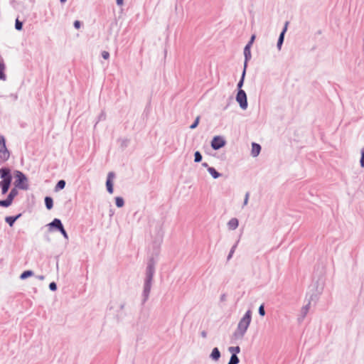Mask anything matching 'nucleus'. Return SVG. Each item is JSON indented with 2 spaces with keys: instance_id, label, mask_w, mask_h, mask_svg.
<instances>
[{
  "instance_id": "obj_36",
  "label": "nucleus",
  "mask_w": 364,
  "mask_h": 364,
  "mask_svg": "<svg viewBox=\"0 0 364 364\" xmlns=\"http://www.w3.org/2000/svg\"><path fill=\"white\" fill-rule=\"evenodd\" d=\"M102 55L104 59L107 60L109 57V53L107 51H103Z\"/></svg>"
},
{
  "instance_id": "obj_7",
  "label": "nucleus",
  "mask_w": 364,
  "mask_h": 364,
  "mask_svg": "<svg viewBox=\"0 0 364 364\" xmlns=\"http://www.w3.org/2000/svg\"><path fill=\"white\" fill-rule=\"evenodd\" d=\"M225 144V141L224 139L220 136H214L212 141H211V146L213 149L217 150L223 146H224Z\"/></svg>"
},
{
  "instance_id": "obj_24",
  "label": "nucleus",
  "mask_w": 364,
  "mask_h": 364,
  "mask_svg": "<svg viewBox=\"0 0 364 364\" xmlns=\"http://www.w3.org/2000/svg\"><path fill=\"white\" fill-rule=\"evenodd\" d=\"M65 186V181L63 180H60L58 182V183L55 186V190L58 191V190L63 189V188H64Z\"/></svg>"
},
{
  "instance_id": "obj_28",
  "label": "nucleus",
  "mask_w": 364,
  "mask_h": 364,
  "mask_svg": "<svg viewBox=\"0 0 364 364\" xmlns=\"http://www.w3.org/2000/svg\"><path fill=\"white\" fill-rule=\"evenodd\" d=\"M199 121H200V117L198 116L195 120V122H193V124L190 126V128L192 129H195L198 126Z\"/></svg>"
},
{
  "instance_id": "obj_32",
  "label": "nucleus",
  "mask_w": 364,
  "mask_h": 364,
  "mask_svg": "<svg viewBox=\"0 0 364 364\" xmlns=\"http://www.w3.org/2000/svg\"><path fill=\"white\" fill-rule=\"evenodd\" d=\"M15 26L17 30H21L22 28V23L16 19Z\"/></svg>"
},
{
  "instance_id": "obj_8",
  "label": "nucleus",
  "mask_w": 364,
  "mask_h": 364,
  "mask_svg": "<svg viewBox=\"0 0 364 364\" xmlns=\"http://www.w3.org/2000/svg\"><path fill=\"white\" fill-rule=\"evenodd\" d=\"M154 272H155L154 262L153 260H150L146 267L145 279L152 281Z\"/></svg>"
},
{
  "instance_id": "obj_35",
  "label": "nucleus",
  "mask_w": 364,
  "mask_h": 364,
  "mask_svg": "<svg viewBox=\"0 0 364 364\" xmlns=\"http://www.w3.org/2000/svg\"><path fill=\"white\" fill-rule=\"evenodd\" d=\"M45 203H46V205H52L53 199L50 197H46L45 198Z\"/></svg>"
},
{
  "instance_id": "obj_45",
  "label": "nucleus",
  "mask_w": 364,
  "mask_h": 364,
  "mask_svg": "<svg viewBox=\"0 0 364 364\" xmlns=\"http://www.w3.org/2000/svg\"><path fill=\"white\" fill-rule=\"evenodd\" d=\"M67 0H60L62 3H65Z\"/></svg>"
},
{
  "instance_id": "obj_30",
  "label": "nucleus",
  "mask_w": 364,
  "mask_h": 364,
  "mask_svg": "<svg viewBox=\"0 0 364 364\" xmlns=\"http://www.w3.org/2000/svg\"><path fill=\"white\" fill-rule=\"evenodd\" d=\"M245 73V70L243 72V74H242V78H241L240 81L237 84V87H238L239 90H241L240 88L242 87V86L243 85Z\"/></svg>"
},
{
  "instance_id": "obj_4",
  "label": "nucleus",
  "mask_w": 364,
  "mask_h": 364,
  "mask_svg": "<svg viewBox=\"0 0 364 364\" xmlns=\"http://www.w3.org/2000/svg\"><path fill=\"white\" fill-rule=\"evenodd\" d=\"M15 186L19 188L26 190L28 187V180L26 176L21 171H16L14 173Z\"/></svg>"
},
{
  "instance_id": "obj_15",
  "label": "nucleus",
  "mask_w": 364,
  "mask_h": 364,
  "mask_svg": "<svg viewBox=\"0 0 364 364\" xmlns=\"http://www.w3.org/2000/svg\"><path fill=\"white\" fill-rule=\"evenodd\" d=\"M48 226L50 228H55L58 230H60L63 227L61 221L58 219L55 218L51 223L48 224Z\"/></svg>"
},
{
  "instance_id": "obj_22",
  "label": "nucleus",
  "mask_w": 364,
  "mask_h": 364,
  "mask_svg": "<svg viewBox=\"0 0 364 364\" xmlns=\"http://www.w3.org/2000/svg\"><path fill=\"white\" fill-rule=\"evenodd\" d=\"M208 172L214 178H217L220 176V173L213 167L208 168Z\"/></svg>"
},
{
  "instance_id": "obj_21",
  "label": "nucleus",
  "mask_w": 364,
  "mask_h": 364,
  "mask_svg": "<svg viewBox=\"0 0 364 364\" xmlns=\"http://www.w3.org/2000/svg\"><path fill=\"white\" fill-rule=\"evenodd\" d=\"M228 351L232 355H237L240 352V348L239 346H231L228 348Z\"/></svg>"
},
{
  "instance_id": "obj_12",
  "label": "nucleus",
  "mask_w": 364,
  "mask_h": 364,
  "mask_svg": "<svg viewBox=\"0 0 364 364\" xmlns=\"http://www.w3.org/2000/svg\"><path fill=\"white\" fill-rule=\"evenodd\" d=\"M220 352L218 348H214L210 355V358L213 361H218L220 358Z\"/></svg>"
},
{
  "instance_id": "obj_46",
  "label": "nucleus",
  "mask_w": 364,
  "mask_h": 364,
  "mask_svg": "<svg viewBox=\"0 0 364 364\" xmlns=\"http://www.w3.org/2000/svg\"><path fill=\"white\" fill-rule=\"evenodd\" d=\"M224 297H225V296L223 295V296H222L221 299H222V300H223V299H224Z\"/></svg>"
},
{
  "instance_id": "obj_29",
  "label": "nucleus",
  "mask_w": 364,
  "mask_h": 364,
  "mask_svg": "<svg viewBox=\"0 0 364 364\" xmlns=\"http://www.w3.org/2000/svg\"><path fill=\"white\" fill-rule=\"evenodd\" d=\"M59 231L62 233L63 236L65 240H68V235L66 231L65 230L63 226L61 228H60Z\"/></svg>"
},
{
  "instance_id": "obj_40",
  "label": "nucleus",
  "mask_w": 364,
  "mask_h": 364,
  "mask_svg": "<svg viewBox=\"0 0 364 364\" xmlns=\"http://www.w3.org/2000/svg\"><path fill=\"white\" fill-rule=\"evenodd\" d=\"M200 335L203 338H205L208 336V333L205 331H203L201 333H200Z\"/></svg>"
},
{
  "instance_id": "obj_23",
  "label": "nucleus",
  "mask_w": 364,
  "mask_h": 364,
  "mask_svg": "<svg viewBox=\"0 0 364 364\" xmlns=\"http://www.w3.org/2000/svg\"><path fill=\"white\" fill-rule=\"evenodd\" d=\"M240 360L237 355H232L228 364H238Z\"/></svg>"
},
{
  "instance_id": "obj_42",
  "label": "nucleus",
  "mask_w": 364,
  "mask_h": 364,
  "mask_svg": "<svg viewBox=\"0 0 364 364\" xmlns=\"http://www.w3.org/2000/svg\"><path fill=\"white\" fill-rule=\"evenodd\" d=\"M37 278L39 280H43L45 279V277L43 275H38V276H37Z\"/></svg>"
},
{
  "instance_id": "obj_26",
  "label": "nucleus",
  "mask_w": 364,
  "mask_h": 364,
  "mask_svg": "<svg viewBox=\"0 0 364 364\" xmlns=\"http://www.w3.org/2000/svg\"><path fill=\"white\" fill-rule=\"evenodd\" d=\"M202 160V156L199 151L195 153V161L200 162Z\"/></svg>"
},
{
  "instance_id": "obj_37",
  "label": "nucleus",
  "mask_w": 364,
  "mask_h": 364,
  "mask_svg": "<svg viewBox=\"0 0 364 364\" xmlns=\"http://www.w3.org/2000/svg\"><path fill=\"white\" fill-rule=\"evenodd\" d=\"M360 165L364 167V148L362 149V156L360 159Z\"/></svg>"
},
{
  "instance_id": "obj_9",
  "label": "nucleus",
  "mask_w": 364,
  "mask_h": 364,
  "mask_svg": "<svg viewBox=\"0 0 364 364\" xmlns=\"http://www.w3.org/2000/svg\"><path fill=\"white\" fill-rule=\"evenodd\" d=\"M151 284H152L151 280H146L145 279L144 285V290H143V296H144L143 301L144 302H145L149 298V295L151 288Z\"/></svg>"
},
{
  "instance_id": "obj_19",
  "label": "nucleus",
  "mask_w": 364,
  "mask_h": 364,
  "mask_svg": "<svg viewBox=\"0 0 364 364\" xmlns=\"http://www.w3.org/2000/svg\"><path fill=\"white\" fill-rule=\"evenodd\" d=\"M250 46L247 45L244 49V54L245 56V60L247 61L251 58Z\"/></svg>"
},
{
  "instance_id": "obj_41",
  "label": "nucleus",
  "mask_w": 364,
  "mask_h": 364,
  "mask_svg": "<svg viewBox=\"0 0 364 364\" xmlns=\"http://www.w3.org/2000/svg\"><path fill=\"white\" fill-rule=\"evenodd\" d=\"M117 5L122 6L124 4V0H116Z\"/></svg>"
},
{
  "instance_id": "obj_27",
  "label": "nucleus",
  "mask_w": 364,
  "mask_h": 364,
  "mask_svg": "<svg viewBox=\"0 0 364 364\" xmlns=\"http://www.w3.org/2000/svg\"><path fill=\"white\" fill-rule=\"evenodd\" d=\"M258 312H259V314L261 316H264L265 315V311H264V305H263V304H262V305L259 307Z\"/></svg>"
},
{
  "instance_id": "obj_10",
  "label": "nucleus",
  "mask_w": 364,
  "mask_h": 364,
  "mask_svg": "<svg viewBox=\"0 0 364 364\" xmlns=\"http://www.w3.org/2000/svg\"><path fill=\"white\" fill-rule=\"evenodd\" d=\"M18 191L16 188H13L6 200H0V205H10L12 202L13 198L17 195Z\"/></svg>"
},
{
  "instance_id": "obj_34",
  "label": "nucleus",
  "mask_w": 364,
  "mask_h": 364,
  "mask_svg": "<svg viewBox=\"0 0 364 364\" xmlns=\"http://www.w3.org/2000/svg\"><path fill=\"white\" fill-rule=\"evenodd\" d=\"M49 288L51 291H55L57 289V285L55 282H51L49 284Z\"/></svg>"
},
{
  "instance_id": "obj_1",
  "label": "nucleus",
  "mask_w": 364,
  "mask_h": 364,
  "mask_svg": "<svg viewBox=\"0 0 364 364\" xmlns=\"http://www.w3.org/2000/svg\"><path fill=\"white\" fill-rule=\"evenodd\" d=\"M251 321L252 311L250 310H247L239 321L237 328L232 335V338L234 341L242 340L244 338L250 325Z\"/></svg>"
},
{
  "instance_id": "obj_20",
  "label": "nucleus",
  "mask_w": 364,
  "mask_h": 364,
  "mask_svg": "<svg viewBox=\"0 0 364 364\" xmlns=\"http://www.w3.org/2000/svg\"><path fill=\"white\" fill-rule=\"evenodd\" d=\"M33 275V271L27 270V271L23 272L21 274L20 278H21V279H26V278H28L29 277H31Z\"/></svg>"
},
{
  "instance_id": "obj_2",
  "label": "nucleus",
  "mask_w": 364,
  "mask_h": 364,
  "mask_svg": "<svg viewBox=\"0 0 364 364\" xmlns=\"http://www.w3.org/2000/svg\"><path fill=\"white\" fill-rule=\"evenodd\" d=\"M0 175L2 178V181L0 182V187L2 189V193H5L9 190L11 181L10 170L6 168H1Z\"/></svg>"
},
{
  "instance_id": "obj_44",
  "label": "nucleus",
  "mask_w": 364,
  "mask_h": 364,
  "mask_svg": "<svg viewBox=\"0 0 364 364\" xmlns=\"http://www.w3.org/2000/svg\"><path fill=\"white\" fill-rule=\"evenodd\" d=\"M46 208L48 210H50L53 208V206H46Z\"/></svg>"
},
{
  "instance_id": "obj_38",
  "label": "nucleus",
  "mask_w": 364,
  "mask_h": 364,
  "mask_svg": "<svg viewBox=\"0 0 364 364\" xmlns=\"http://www.w3.org/2000/svg\"><path fill=\"white\" fill-rule=\"evenodd\" d=\"M74 26L75 28L79 29L80 28V22L79 21H75L74 22Z\"/></svg>"
},
{
  "instance_id": "obj_17",
  "label": "nucleus",
  "mask_w": 364,
  "mask_h": 364,
  "mask_svg": "<svg viewBox=\"0 0 364 364\" xmlns=\"http://www.w3.org/2000/svg\"><path fill=\"white\" fill-rule=\"evenodd\" d=\"M21 215V213L18 214L16 216H8L6 217L5 220L9 225V226H12L14 222Z\"/></svg>"
},
{
  "instance_id": "obj_25",
  "label": "nucleus",
  "mask_w": 364,
  "mask_h": 364,
  "mask_svg": "<svg viewBox=\"0 0 364 364\" xmlns=\"http://www.w3.org/2000/svg\"><path fill=\"white\" fill-rule=\"evenodd\" d=\"M236 247H237V244L232 247V248H231V250H230V251L229 252V255L228 256V260L230 259V258L232 257V255H233V254L235 252V250L236 249Z\"/></svg>"
},
{
  "instance_id": "obj_33",
  "label": "nucleus",
  "mask_w": 364,
  "mask_h": 364,
  "mask_svg": "<svg viewBox=\"0 0 364 364\" xmlns=\"http://www.w3.org/2000/svg\"><path fill=\"white\" fill-rule=\"evenodd\" d=\"M124 204V200L121 197H117L116 198V205H123Z\"/></svg>"
},
{
  "instance_id": "obj_3",
  "label": "nucleus",
  "mask_w": 364,
  "mask_h": 364,
  "mask_svg": "<svg viewBox=\"0 0 364 364\" xmlns=\"http://www.w3.org/2000/svg\"><path fill=\"white\" fill-rule=\"evenodd\" d=\"M151 236L154 239V244L159 247L162 242L164 231L161 225H157L151 227Z\"/></svg>"
},
{
  "instance_id": "obj_13",
  "label": "nucleus",
  "mask_w": 364,
  "mask_h": 364,
  "mask_svg": "<svg viewBox=\"0 0 364 364\" xmlns=\"http://www.w3.org/2000/svg\"><path fill=\"white\" fill-rule=\"evenodd\" d=\"M261 150V146L258 144L252 143L251 154L252 156L255 157L259 155Z\"/></svg>"
},
{
  "instance_id": "obj_39",
  "label": "nucleus",
  "mask_w": 364,
  "mask_h": 364,
  "mask_svg": "<svg viewBox=\"0 0 364 364\" xmlns=\"http://www.w3.org/2000/svg\"><path fill=\"white\" fill-rule=\"evenodd\" d=\"M255 39V35H252L251 38H250V42L248 43L247 45H250L251 46L252 44L253 43Z\"/></svg>"
},
{
  "instance_id": "obj_5",
  "label": "nucleus",
  "mask_w": 364,
  "mask_h": 364,
  "mask_svg": "<svg viewBox=\"0 0 364 364\" xmlns=\"http://www.w3.org/2000/svg\"><path fill=\"white\" fill-rule=\"evenodd\" d=\"M236 100L240 104L242 109H245L247 108V95L244 90H239L236 96Z\"/></svg>"
},
{
  "instance_id": "obj_43",
  "label": "nucleus",
  "mask_w": 364,
  "mask_h": 364,
  "mask_svg": "<svg viewBox=\"0 0 364 364\" xmlns=\"http://www.w3.org/2000/svg\"><path fill=\"white\" fill-rule=\"evenodd\" d=\"M247 198H248V193L246 194V197H245V203H247Z\"/></svg>"
},
{
  "instance_id": "obj_31",
  "label": "nucleus",
  "mask_w": 364,
  "mask_h": 364,
  "mask_svg": "<svg viewBox=\"0 0 364 364\" xmlns=\"http://www.w3.org/2000/svg\"><path fill=\"white\" fill-rule=\"evenodd\" d=\"M5 75L4 74V65L0 63V80L4 79Z\"/></svg>"
},
{
  "instance_id": "obj_6",
  "label": "nucleus",
  "mask_w": 364,
  "mask_h": 364,
  "mask_svg": "<svg viewBox=\"0 0 364 364\" xmlns=\"http://www.w3.org/2000/svg\"><path fill=\"white\" fill-rule=\"evenodd\" d=\"M9 158V152L6 147L5 139L0 136V159L6 161Z\"/></svg>"
},
{
  "instance_id": "obj_14",
  "label": "nucleus",
  "mask_w": 364,
  "mask_h": 364,
  "mask_svg": "<svg viewBox=\"0 0 364 364\" xmlns=\"http://www.w3.org/2000/svg\"><path fill=\"white\" fill-rule=\"evenodd\" d=\"M288 24H289V22L287 21L285 23L284 28L282 32L281 33V34L279 36V40H278V43H277V46H278L279 48H280V47H281V46H282V43L284 41V36L285 32L287 30Z\"/></svg>"
},
{
  "instance_id": "obj_18",
  "label": "nucleus",
  "mask_w": 364,
  "mask_h": 364,
  "mask_svg": "<svg viewBox=\"0 0 364 364\" xmlns=\"http://www.w3.org/2000/svg\"><path fill=\"white\" fill-rule=\"evenodd\" d=\"M230 230H235L238 227V220L237 218H232L228 223Z\"/></svg>"
},
{
  "instance_id": "obj_11",
  "label": "nucleus",
  "mask_w": 364,
  "mask_h": 364,
  "mask_svg": "<svg viewBox=\"0 0 364 364\" xmlns=\"http://www.w3.org/2000/svg\"><path fill=\"white\" fill-rule=\"evenodd\" d=\"M114 178V173H112V172H109L108 173V175H107V182H106V186H107V191L110 193H113L112 181H113Z\"/></svg>"
},
{
  "instance_id": "obj_16",
  "label": "nucleus",
  "mask_w": 364,
  "mask_h": 364,
  "mask_svg": "<svg viewBox=\"0 0 364 364\" xmlns=\"http://www.w3.org/2000/svg\"><path fill=\"white\" fill-rule=\"evenodd\" d=\"M309 309H310V302H309L308 304L304 306L301 308L299 319H304L306 317V316L307 315V314L309 311Z\"/></svg>"
}]
</instances>
